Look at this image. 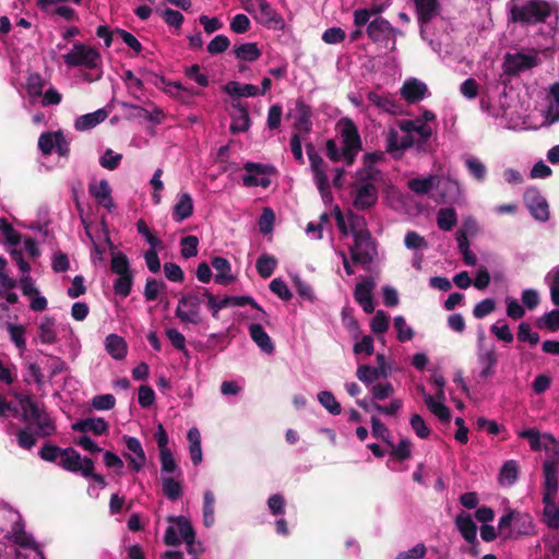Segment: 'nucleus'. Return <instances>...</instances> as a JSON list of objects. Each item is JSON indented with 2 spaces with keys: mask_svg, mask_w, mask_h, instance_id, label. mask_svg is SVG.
I'll list each match as a JSON object with an SVG mask.
<instances>
[{
  "mask_svg": "<svg viewBox=\"0 0 559 559\" xmlns=\"http://www.w3.org/2000/svg\"><path fill=\"white\" fill-rule=\"evenodd\" d=\"M337 127L340 129L342 147H338L335 140L330 139L325 144V155L332 162L344 160L346 166H352L362 148L358 128L349 118H342Z\"/></svg>",
  "mask_w": 559,
  "mask_h": 559,
  "instance_id": "f257e3e1",
  "label": "nucleus"
},
{
  "mask_svg": "<svg viewBox=\"0 0 559 559\" xmlns=\"http://www.w3.org/2000/svg\"><path fill=\"white\" fill-rule=\"evenodd\" d=\"M21 408V419L28 426L35 427V435L39 438L50 437L56 433L57 427L45 409L34 401L32 395L21 392L14 393Z\"/></svg>",
  "mask_w": 559,
  "mask_h": 559,
  "instance_id": "f03ea898",
  "label": "nucleus"
},
{
  "mask_svg": "<svg viewBox=\"0 0 559 559\" xmlns=\"http://www.w3.org/2000/svg\"><path fill=\"white\" fill-rule=\"evenodd\" d=\"M551 15V7L545 0H528L523 4H513L509 10V20L522 25L545 23Z\"/></svg>",
  "mask_w": 559,
  "mask_h": 559,
  "instance_id": "7ed1b4c3",
  "label": "nucleus"
},
{
  "mask_svg": "<svg viewBox=\"0 0 559 559\" xmlns=\"http://www.w3.org/2000/svg\"><path fill=\"white\" fill-rule=\"evenodd\" d=\"M202 297V290L198 288L197 292L183 294L178 299L175 316L182 324L199 325L203 322L201 312Z\"/></svg>",
  "mask_w": 559,
  "mask_h": 559,
  "instance_id": "20e7f679",
  "label": "nucleus"
},
{
  "mask_svg": "<svg viewBox=\"0 0 559 559\" xmlns=\"http://www.w3.org/2000/svg\"><path fill=\"white\" fill-rule=\"evenodd\" d=\"M353 238L354 243L349 247L352 261L362 266L371 264L378 254L377 241L372 238L371 233L362 231Z\"/></svg>",
  "mask_w": 559,
  "mask_h": 559,
  "instance_id": "39448f33",
  "label": "nucleus"
},
{
  "mask_svg": "<svg viewBox=\"0 0 559 559\" xmlns=\"http://www.w3.org/2000/svg\"><path fill=\"white\" fill-rule=\"evenodd\" d=\"M555 448L551 457L547 459L543 464L544 469V497L543 500L556 499L558 491V464H559V450L558 444L551 435H544Z\"/></svg>",
  "mask_w": 559,
  "mask_h": 559,
  "instance_id": "423d86ee",
  "label": "nucleus"
},
{
  "mask_svg": "<svg viewBox=\"0 0 559 559\" xmlns=\"http://www.w3.org/2000/svg\"><path fill=\"white\" fill-rule=\"evenodd\" d=\"M64 63L70 68L84 67L96 69L102 61L99 51L82 43H75L68 53L63 55Z\"/></svg>",
  "mask_w": 559,
  "mask_h": 559,
  "instance_id": "0eeeda50",
  "label": "nucleus"
},
{
  "mask_svg": "<svg viewBox=\"0 0 559 559\" xmlns=\"http://www.w3.org/2000/svg\"><path fill=\"white\" fill-rule=\"evenodd\" d=\"M306 153L308 155L310 166L313 173L314 182L324 202L332 199L330 181L325 174L326 164L323 158L318 154L312 143L306 144Z\"/></svg>",
  "mask_w": 559,
  "mask_h": 559,
  "instance_id": "6e6552de",
  "label": "nucleus"
},
{
  "mask_svg": "<svg viewBox=\"0 0 559 559\" xmlns=\"http://www.w3.org/2000/svg\"><path fill=\"white\" fill-rule=\"evenodd\" d=\"M367 35L369 39L373 43L386 44L389 40L392 41L391 50L395 48L396 35L401 34V32L393 27L391 23L381 17H374L367 25Z\"/></svg>",
  "mask_w": 559,
  "mask_h": 559,
  "instance_id": "1a4fd4ad",
  "label": "nucleus"
},
{
  "mask_svg": "<svg viewBox=\"0 0 559 559\" xmlns=\"http://www.w3.org/2000/svg\"><path fill=\"white\" fill-rule=\"evenodd\" d=\"M523 199L535 219L539 222L549 219L548 203L536 187H528L524 192Z\"/></svg>",
  "mask_w": 559,
  "mask_h": 559,
  "instance_id": "9d476101",
  "label": "nucleus"
},
{
  "mask_svg": "<svg viewBox=\"0 0 559 559\" xmlns=\"http://www.w3.org/2000/svg\"><path fill=\"white\" fill-rule=\"evenodd\" d=\"M67 454H70L71 456L64 457L62 462L58 463L61 468L71 473H80L85 478L93 475L95 465L91 457L84 456L82 459L81 454L75 449L73 451H68Z\"/></svg>",
  "mask_w": 559,
  "mask_h": 559,
  "instance_id": "9b49d317",
  "label": "nucleus"
},
{
  "mask_svg": "<svg viewBox=\"0 0 559 559\" xmlns=\"http://www.w3.org/2000/svg\"><path fill=\"white\" fill-rule=\"evenodd\" d=\"M123 441L127 447V449L135 454V457H133L129 453H123V456L128 461V465L134 473H139L146 463V454L143 450V447L140 442V440L135 437L130 436H123Z\"/></svg>",
  "mask_w": 559,
  "mask_h": 559,
  "instance_id": "f8f14e48",
  "label": "nucleus"
},
{
  "mask_svg": "<svg viewBox=\"0 0 559 559\" xmlns=\"http://www.w3.org/2000/svg\"><path fill=\"white\" fill-rule=\"evenodd\" d=\"M356 194L353 205L359 210L365 211L372 207L378 201V189L372 182L355 183Z\"/></svg>",
  "mask_w": 559,
  "mask_h": 559,
  "instance_id": "ddd939ff",
  "label": "nucleus"
},
{
  "mask_svg": "<svg viewBox=\"0 0 559 559\" xmlns=\"http://www.w3.org/2000/svg\"><path fill=\"white\" fill-rule=\"evenodd\" d=\"M537 64L536 57L524 53H507L504 72L509 75H516L522 71L534 68Z\"/></svg>",
  "mask_w": 559,
  "mask_h": 559,
  "instance_id": "4468645a",
  "label": "nucleus"
},
{
  "mask_svg": "<svg viewBox=\"0 0 559 559\" xmlns=\"http://www.w3.org/2000/svg\"><path fill=\"white\" fill-rule=\"evenodd\" d=\"M400 92L401 96L408 104H416L426 97V95L428 94V87L427 84L421 82L420 80L416 78H411L403 83Z\"/></svg>",
  "mask_w": 559,
  "mask_h": 559,
  "instance_id": "2eb2a0df",
  "label": "nucleus"
},
{
  "mask_svg": "<svg viewBox=\"0 0 559 559\" xmlns=\"http://www.w3.org/2000/svg\"><path fill=\"white\" fill-rule=\"evenodd\" d=\"M254 20L269 29L283 31L285 28L283 16L267 1L255 14Z\"/></svg>",
  "mask_w": 559,
  "mask_h": 559,
  "instance_id": "dca6fc26",
  "label": "nucleus"
},
{
  "mask_svg": "<svg viewBox=\"0 0 559 559\" xmlns=\"http://www.w3.org/2000/svg\"><path fill=\"white\" fill-rule=\"evenodd\" d=\"M477 362L481 367L478 377L480 379L491 378L496 370V366L498 364V354L493 347L489 349H485L481 345H479L477 352Z\"/></svg>",
  "mask_w": 559,
  "mask_h": 559,
  "instance_id": "f3484780",
  "label": "nucleus"
},
{
  "mask_svg": "<svg viewBox=\"0 0 559 559\" xmlns=\"http://www.w3.org/2000/svg\"><path fill=\"white\" fill-rule=\"evenodd\" d=\"M367 99L377 108L391 115H397L402 112L401 103L390 94H379L374 91H371L367 94Z\"/></svg>",
  "mask_w": 559,
  "mask_h": 559,
  "instance_id": "a211bd4d",
  "label": "nucleus"
},
{
  "mask_svg": "<svg viewBox=\"0 0 559 559\" xmlns=\"http://www.w3.org/2000/svg\"><path fill=\"white\" fill-rule=\"evenodd\" d=\"M418 23L420 26H425L432 21L439 14L440 4L438 0H413Z\"/></svg>",
  "mask_w": 559,
  "mask_h": 559,
  "instance_id": "6ab92c4d",
  "label": "nucleus"
},
{
  "mask_svg": "<svg viewBox=\"0 0 559 559\" xmlns=\"http://www.w3.org/2000/svg\"><path fill=\"white\" fill-rule=\"evenodd\" d=\"M455 526L466 543H477V525L469 514L465 512L457 514L455 518Z\"/></svg>",
  "mask_w": 559,
  "mask_h": 559,
  "instance_id": "aec40b11",
  "label": "nucleus"
},
{
  "mask_svg": "<svg viewBox=\"0 0 559 559\" xmlns=\"http://www.w3.org/2000/svg\"><path fill=\"white\" fill-rule=\"evenodd\" d=\"M212 266L216 271L215 283L218 285H229L235 281L231 274L230 262L224 257H214L211 261Z\"/></svg>",
  "mask_w": 559,
  "mask_h": 559,
  "instance_id": "412c9836",
  "label": "nucleus"
},
{
  "mask_svg": "<svg viewBox=\"0 0 559 559\" xmlns=\"http://www.w3.org/2000/svg\"><path fill=\"white\" fill-rule=\"evenodd\" d=\"M72 429L79 432L92 431L96 436H103L108 432L109 427L104 418L97 417L79 420L72 425Z\"/></svg>",
  "mask_w": 559,
  "mask_h": 559,
  "instance_id": "4be33fe9",
  "label": "nucleus"
},
{
  "mask_svg": "<svg viewBox=\"0 0 559 559\" xmlns=\"http://www.w3.org/2000/svg\"><path fill=\"white\" fill-rule=\"evenodd\" d=\"M248 330L251 340L260 347L263 353L271 354L274 352V344L261 324L252 323L249 325Z\"/></svg>",
  "mask_w": 559,
  "mask_h": 559,
  "instance_id": "5701e85b",
  "label": "nucleus"
},
{
  "mask_svg": "<svg viewBox=\"0 0 559 559\" xmlns=\"http://www.w3.org/2000/svg\"><path fill=\"white\" fill-rule=\"evenodd\" d=\"M74 448H60L56 444L51 443H45L39 452L38 455L43 461L49 462V463H59L64 460V457H70V454H67L68 451H73Z\"/></svg>",
  "mask_w": 559,
  "mask_h": 559,
  "instance_id": "b1692460",
  "label": "nucleus"
},
{
  "mask_svg": "<svg viewBox=\"0 0 559 559\" xmlns=\"http://www.w3.org/2000/svg\"><path fill=\"white\" fill-rule=\"evenodd\" d=\"M193 214V200L189 193H181L173 207V217L176 222H182Z\"/></svg>",
  "mask_w": 559,
  "mask_h": 559,
  "instance_id": "393cba45",
  "label": "nucleus"
},
{
  "mask_svg": "<svg viewBox=\"0 0 559 559\" xmlns=\"http://www.w3.org/2000/svg\"><path fill=\"white\" fill-rule=\"evenodd\" d=\"M224 92L231 97H254L259 95V87L253 84H241L229 81L224 86Z\"/></svg>",
  "mask_w": 559,
  "mask_h": 559,
  "instance_id": "a878e982",
  "label": "nucleus"
},
{
  "mask_svg": "<svg viewBox=\"0 0 559 559\" xmlns=\"http://www.w3.org/2000/svg\"><path fill=\"white\" fill-rule=\"evenodd\" d=\"M105 346L107 353L117 360H121L126 357L128 347L126 341L117 335V334H109L106 337Z\"/></svg>",
  "mask_w": 559,
  "mask_h": 559,
  "instance_id": "bb28decb",
  "label": "nucleus"
},
{
  "mask_svg": "<svg viewBox=\"0 0 559 559\" xmlns=\"http://www.w3.org/2000/svg\"><path fill=\"white\" fill-rule=\"evenodd\" d=\"M512 530L515 533L514 539H518L523 535H531L534 531L532 516L527 513H522L515 510Z\"/></svg>",
  "mask_w": 559,
  "mask_h": 559,
  "instance_id": "cd10ccee",
  "label": "nucleus"
},
{
  "mask_svg": "<svg viewBox=\"0 0 559 559\" xmlns=\"http://www.w3.org/2000/svg\"><path fill=\"white\" fill-rule=\"evenodd\" d=\"M202 290V296L206 298V306L212 311V317L218 319V312L227 307L231 306L230 296H225L222 299H217L207 288L199 287Z\"/></svg>",
  "mask_w": 559,
  "mask_h": 559,
  "instance_id": "c85d7f7f",
  "label": "nucleus"
},
{
  "mask_svg": "<svg viewBox=\"0 0 559 559\" xmlns=\"http://www.w3.org/2000/svg\"><path fill=\"white\" fill-rule=\"evenodd\" d=\"M107 116L108 114L105 109H98L94 112L83 115L75 121V128L81 131L92 129L103 122Z\"/></svg>",
  "mask_w": 559,
  "mask_h": 559,
  "instance_id": "c756f323",
  "label": "nucleus"
},
{
  "mask_svg": "<svg viewBox=\"0 0 559 559\" xmlns=\"http://www.w3.org/2000/svg\"><path fill=\"white\" fill-rule=\"evenodd\" d=\"M167 521L177 525V530L183 542L195 539V531L187 518L182 515H169Z\"/></svg>",
  "mask_w": 559,
  "mask_h": 559,
  "instance_id": "7c9ffc66",
  "label": "nucleus"
},
{
  "mask_svg": "<svg viewBox=\"0 0 559 559\" xmlns=\"http://www.w3.org/2000/svg\"><path fill=\"white\" fill-rule=\"evenodd\" d=\"M234 53L241 61H255L261 57V50L257 43H246L236 47Z\"/></svg>",
  "mask_w": 559,
  "mask_h": 559,
  "instance_id": "2f4dec72",
  "label": "nucleus"
},
{
  "mask_svg": "<svg viewBox=\"0 0 559 559\" xmlns=\"http://www.w3.org/2000/svg\"><path fill=\"white\" fill-rule=\"evenodd\" d=\"M514 512L515 510H508L498 522V531L499 537L503 540L514 539L515 533L513 532V521H514Z\"/></svg>",
  "mask_w": 559,
  "mask_h": 559,
  "instance_id": "473e14b6",
  "label": "nucleus"
},
{
  "mask_svg": "<svg viewBox=\"0 0 559 559\" xmlns=\"http://www.w3.org/2000/svg\"><path fill=\"white\" fill-rule=\"evenodd\" d=\"M425 404L429 411L442 423H449L451 412L442 402H437L430 394H425Z\"/></svg>",
  "mask_w": 559,
  "mask_h": 559,
  "instance_id": "72a5a7b5",
  "label": "nucleus"
},
{
  "mask_svg": "<svg viewBox=\"0 0 559 559\" xmlns=\"http://www.w3.org/2000/svg\"><path fill=\"white\" fill-rule=\"evenodd\" d=\"M457 223V215L453 207L440 209L437 215L438 227L442 230H451Z\"/></svg>",
  "mask_w": 559,
  "mask_h": 559,
  "instance_id": "f704fd0d",
  "label": "nucleus"
},
{
  "mask_svg": "<svg viewBox=\"0 0 559 559\" xmlns=\"http://www.w3.org/2000/svg\"><path fill=\"white\" fill-rule=\"evenodd\" d=\"M277 266V260L270 254H261L255 263L257 272L262 278L270 277Z\"/></svg>",
  "mask_w": 559,
  "mask_h": 559,
  "instance_id": "c9c22d12",
  "label": "nucleus"
},
{
  "mask_svg": "<svg viewBox=\"0 0 559 559\" xmlns=\"http://www.w3.org/2000/svg\"><path fill=\"white\" fill-rule=\"evenodd\" d=\"M382 180V171L376 167L365 165L356 170V183L378 182Z\"/></svg>",
  "mask_w": 559,
  "mask_h": 559,
  "instance_id": "e433bc0d",
  "label": "nucleus"
},
{
  "mask_svg": "<svg viewBox=\"0 0 559 559\" xmlns=\"http://www.w3.org/2000/svg\"><path fill=\"white\" fill-rule=\"evenodd\" d=\"M38 336L43 343L52 344L56 342L57 334L55 331V320L52 318H44L38 328Z\"/></svg>",
  "mask_w": 559,
  "mask_h": 559,
  "instance_id": "4c0bfd02",
  "label": "nucleus"
},
{
  "mask_svg": "<svg viewBox=\"0 0 559 559\" xmlns=\"http://www.w3.org/2000/svg\"><path fill=\"white\" fill-rule=\"evenodd\" d=\"M536 325L538 329H546L550 332L559 331V309H554L544 313L537 319Z\"/></svg>",
  "mask_w": 559,
  "mask_h": 559,
  "instance_id": "58836bf2",
  "label": "nucleus"
},
{
  "mask_svg": "<svg viewBox=\"0 0 559 559\" xmlns=\"http://www.w3.org/2000/svg\"><path fill=\"white\" fill-rule=\"evenodd\" d=\"M356 377L367 386H371L376 381L382 379L374 367L366 364L357 367Z\"/></svg>",
  "mask_w": 559,
  "mask_h": 559,
  "instance_id": "ea45409f",
  "label": "nucleus"
},
{
  "mask_svg": "<svg viewBox=\"0 0 559 559\" xmlns=\"http://www.w3.org/2000/svg\"><path fill=\"white\" fill-rule=\"evenodd\" d=\"M376 283L372 277H366L362 282L358 283L354 290V298L358 304L372 297V290Z\"/></svg>",
  "mask_w": 559,
  "mask_h": 559,
  "instance_id": "a19ab883",
  "label": "nucleus"
},
{
  "mask_svg": "<svg viewBox=\"0 0 559 559\" xmlns=\"http://www.w3.org/2000/svg\"><path fill=\"white\" fill-rule=\"evenodd\" d=\"M167 285L163 281H157L153 277L146 280L144 286V298L146 301H154L160 293H165Z\"/></svg>",
  "mask_w": 559,
  "mask_h": 559,
  "instance_id": "79ce46f5",
  "label": "nucleus"
},
{
  "mask_svg": "<svg viewBox=\"0 0 559 559\" xmlns=\"http://www.w3.org/2000/svg\"><path fill=\"white\" fill-rule=\"evenodd\" d=\"M214 506L215 496L212 491L207 490L203 496V524L210 527L214 524Z\"/></svg>",
  "mask_w": 559,
  "mask_h": 559,
  "instance_id": "37998d69",
  "label": "nucleus"
},
{
  "mask_svg": "<svg viewBox=\"0 0 559 559\" xmlns=\"http://www.w3.org/2000/svg\"><path fill=\"white\" fill-rule=\"evenodd\" d=\"M465 166L467 171L472 177H474L478 181L485 180L487 176V168L485 164L479 160L477 157L468 156L465 159Z\"/></svg>",
  "mask_w": 559,
  "mask_h": 559,
  "instance_id": "c03bdc74",
  "label": "nucleus"
},
{
  "mask_svg": "<svg viewBox=\"0 0 559 559\" xmlns=\"http://www.w3.org/2000/svg\"><path fill=\"white\" fill-rule=\"evenodd\" d=\"M233 121L229 126V131L233 134H237L239 132H246L250 127V118L248 109H241L240 114H233Z\"/></svg>",
  "mask_w": 559,
  "mask_h": 559,
  "instance_id": "a18cd8bd",
  "label": "nucleus"
},
{
  "mask_svg": "<svg viewBox=\"0 0 559 559\" xmlns=\"http://www.w3.org/2000/svg\"><path fill=\"white\" fill-rule=\"evenodd\" d=\"M319 403L332 415H340L342 412L341 404L330 391H321L318 394Z\"/></svg>",
  "mask_w": 559,
  "mask_h": 559,
  "instance_id": "49530a36",
  "label": "nucleus"
},
{
  "mask_svg": "<svg viewBox=\"0 0 559 559\" xmlns=\"http://www.w3.org/2000/svg\"><path fill=\"white\" fill-rule=\"evenodd\" d=\"M544 507V516L546 518V523L550 528H559V507L555 504V499L551 500H543Z\"/></svg>",
  "mask_w": 559,
  "mask_h": 559,
  "instance_id": "de8ad7c7",
  "label": "nucleus"
},
{
  "mask_svg": "<svg viewBox=\"0 0 559 559\" xmlns=\"http://www.w3.org/2000/svg\"><path fill=\"white\" fill-rule=\"evenodd\" d=\"M110 270L117 275L131 273L128 257L123 252H116L111 257Z\"/></svg>",
  "mask_w": 559,
  "mask_h": 559,
  "instance_id": "09e8293b",
  "label": "nucleus"
},
{
  "mask_svg": "<svg viewBox=\"0 0 559 559\" xmlns=\"http://www.w3.org/2000/svg\"><path fill=\"white\" fill-rule=\"evenodd\" d=\"M132 285H133L132 273L118 275V278L114 283V292L116 295L126 298L130 295Z\"/></svg>",
  "mask_w": 559,
  "mask_h": 559,
  "instance_id": "8fccbe9b",
  "label": "nucleus"
},
{
  "mask_svg": "<svg viewBox=\"0 0 559 559\" xmlns=\"http://www.w3.org/2000/svg\"><path fill=\"white\" fill-rule=\"evenodd\" d=\"M418 134V139L416 141V147L419 151H425L427 146V142L432 135V129L427 123L423 122L420 119H417V122L415 124V130L413 133Z\"/></svg>",
  "mask_w": 559,
  "mask_h": 559,
  "instance_id": "3c124183",
  "label": "nucleus"
},
{
  "mask_svg": "<svg viewBox=\"0 0 559 559\" xmlns=\"http://www.w3.org/2000/svg\"><path fill=\"white\" fill-rule=\"evenodd\" d=\"M298 108V117L296 120L295 127L305 132H309L311 130V109L308 105L302 102L297 103Z\"/></svg>",
  "mask_w": 559,
  "mask_h": 559,
  "instance_id": "603ef678",
  "label": "nucleus"
},
{
  "mask_svg": "<svg viewBox=\"0 0 559 559\" xmlns=\"http://www.w3.org/2000/svg\"><path fill=\"white\" fill-rule=\"evenodd\" d=\"M163 492L171 501L178 500L182 496V486L173 477L163 478Z\"/></svg>",
  "mask_w": 559,
  "mask_h": 559,
  "instance_id": "864d4df0",
  "label": "nucleus"
},
{
  "mask_svg": "<svg viewBox=\"0 0 559 559\" xmlns=\"http://www.w3.org/2000/svg\"><path fill=\"white\" fill-rule=\"evenodd\" d=\"M435 186V177L413 178L408 181V188L416 194H427Z\"/></svg>",
  "mask_w": 559,
  "mask_h": 559,
  "instance_id": "5fc2aeb1",
  "label": "nucleus"
},
{
  "mask_svg": "<svg viewBox=\"0 0 559 559\" xmlns=\"http://www.w3.org/2000/svg\"><path fill=\"white\" fill-rule=\"evenodd\" d=\"M230 302L234 307L251 306L261 313V316L255 318L258 320L265 321V318L267 317L264 309L250 296H230Z\"/></svg>",
  "mask_w": 559,
  "mask_h": 559,
  "instance_id": "6e6d98bb",
  "label": "nucleus"
},
{
  "mask_svg": "<svg viewBox=\"0 0 559 559\" xmlns=\"http://www.w3.org/2000/svg\"><path fill=\"white\" fill-rule=\"evenodd\" d=\"M516 336L520 342H527L531 346H535L539 343L538 333L532 331V328L527 322L520 323Z\"/></svg>",
  "mask_w": 559,
  "mask_h": 559,
  "instance_id": "4d7b16f0",
  "label": "nucleus"
},
{
  "mask_svg": "<svg viewBox=\"0 0 559 559\" xmlns=\"http://www.w3.org/2000/svg\"><path fill=\"white\" fill-rule=\"evenodd\" d=\"M181 245V255L185 259H189L192 257H195L198 254V246H199V239L197 236L189 235L186 237H182L180 240Z\"/></svg>",
  "mask_w": 559,
  "mask_h": 559,
  "instance_id": "13d9d810",
  "label": "nucleus"
},
{
  "mask_svg": "<svg viewBox=\"0 0 559 559\" xmlns=\"http://www.w3.org/2000/svg\"><path fill=\"white\" fill-rule=\"evenodd\" d=\"M156 13L162 16L163 21L167 25L174 26L176 28H180L185 21L183 15L179 11L169 8H167L166 10L156 9Z\"/></svg>",
  "mask_w": 559,
  "mask_h": 559,
  "instance_id": "bf43d9fd",
  "label": "nucleus"
},
{
  "mask_svg": "<svg viewBox=\"0 0 559 559\" xmlns=\"http://www.w3.org/2000/svg\"><path fill=\"white\" fill-rule=\"evenodd\" d=\"M393 325L397 331V340L402 343L411 341L414 337V331L412 328L407 326L405 318L402 316H397L393 320Z\"/></svg>",
  "mask_w": 559,
  "mask_h": 559,
  "instance_id": "052dcab7",
  "label": "nucleus"
},
{
  "mask_svg": "<svg viewBox=\"0 0 559 559\" xmlns=\"http://www.w3.org/2000/svg\"><path fill=\"white\" fill-rule=\"evenodd\" d=\"M388 444L391 447V456H394L399 461H405L411 457V442L407 439H402L397 445L388 441Z\"/></svg>",
  "mask_w": 559,
  "mask_h": 559,
  "instance_id": "680f3d73",
  "label": "nucleus"
},
{
  "mask_svg": "<svg viewBox=\"0 0 559 559\" xmlns=\"http://www.w3.org/2000/svg\"><path fill=\"white\" fill-rule=\"evenodd\" d=\"M370 329L374 334H383L389 329V317L383 310H378L370 321Z\"/></svg>",
  "mask_w": 559,
  "mask_h": 559,
  "instance_id": "e2e57ef3",
  "label": "nucleus"
},
{
  "mask_svg": "<svg viewBox=\"0 0 559 559\" xmlns=\"http://www.w3.org/2000/svg\"><path fill=\"white\" fill-rule=\"evenodd\" d=\"M0 231L9 245L17 246L21 242L20 233L5 218H0Z\"/></svg>",
  "mask_w": 559,
  "mask_h": 559,
  "instance_id": "0e129e2a",
  "label": "nucleus"
},
{
  "mask_svg": "<svg viewBox=\"0 0 559 559\" xmlns=\"http://www.w3.org/2000/svg\"><path fill=\"white\" fill-rule=\"evenodd\" d=\"M57 132L41 133L38 139V147L44 155H50L58 141Z\"/></svg>",
  "mask_w": 559,
  "mask_h": 559,
  "instance_id": "69168bd1",
  "label": "nucleus"
},
{
  "mask_svg": "<svg viewBox=\"0 0 559 559\" xmlns=\"http://www.w3.org/2000/svg\"><path fill=\"white\" fill-rule=\"evenodd\" d=\"M269 287L282 300L288 301L293 297L287 284L280 277L272 280Z\"/></svg>",
  "mask_w": 559,
  "mask_h": 559,
  "instance_id": "338daca9",
  "label": "nucleus"
},
{
  "mask_svg": "<svg viewBox=\"0 0 559 559\" xmlns=\"http://www.w3.org/2000/svg\"><path fill=\"white\" fill-rule=\"evenodd\" d=\"M490 332L498 340L503 341L504 343L513 342V334L511 333L509 325L503 321H498L497 323L492 324L490 326Z\"/></svg>",
  "mask_w": 559,
  "mask_h": 559,
  "instance_id": "774afa93",
  "label": "nucleus"
}]
</instances>
